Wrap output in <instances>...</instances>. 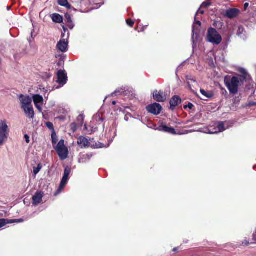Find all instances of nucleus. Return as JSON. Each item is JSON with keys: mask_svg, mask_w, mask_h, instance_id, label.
I'll list each match as a JSON object with an SVG mask.
<instances>
[{"mask_svg": "<svg viewBox=\"0 0 256 256\" xmlns=\"http://www.w3.org/2000/svg\"><path fill=\"white\" fill-rule=\"evenodd\" d=\"M244 80V78L233 76L232 78H226L224 82L230 93L235 94L238 93L239 86Z\"/></svg>", "mask_w": 256, "mask_h": 256, "instance_id": "1", "label": "nucleus"}, {"mask_svg": "<svg viewBox=\"0 0 256 256\" xmlns=\"http://www.w3.org/2000/svg\"><path fill=\"white\" fill-rule=\"evenodd\" d=\"M206 40L214 44L218 45L221 43L222 38L216 29L210 28L208 30Z\"/></svg>", "mask_w": 256, "mask_h": 256, "instance_id": "2", "label": "nucleus"}, {"mask_svg": "<svg viewBox=\"0 0 256 256\" xmlns=\"http://www.w3.org/2000/svg\"><path fill=\"white\" fill-rule=\"evenodd\" d=\"M10 129L6 120H0V146H2L8 138Z\"/></svg>", "mask_w": 256, "mask_h": 256, "instance_id": "3", "label": "nucleus"}, {"mask_svg": "<svg viewBox=\"0 0 256 256\" xmlns=\"http://www.w3.org/2000/svg\"><path fill=\"white\" fill-rule=\"evenodd\" d=\"M55 149L61 160H64L68 158V148L64 145V140H60Z\"/></svg>", "mask_w": 256, "mask_h": 256, "instance_id": "4", "label": "nucleus"}, {"mask_svg": "<svg viewBox=\"0 0 256 256\" xmlns=\"http://www.w3.org/2000/svg\"><path fill=\"white\" fill-rule=\"evenodd\" d=\"M78 144L81 148H86L88 147H92L93 148H100L102 146H99L98 145H96L94 146V145L91 144V140L88 139L84 136H81L79 137L78 139L77 142Z\"/></svg>", "mask_w": 256, "mask_h": 256, "instance_id": "5", "label": "nucleus"}, {"mask_svg": "<svg viewBox=\"0 0 256 256\" xmlns=\"http://www.w3.org/2000/svg\"><path fill=\"white\" fill-rule=\"evenodd\" d=\"M146 108L149 112L157 115L160 112L162 108L160 104L155 103L148 105L146 106Z\"/></svg>", "mask_w": 256, "mask_h": 256, "instance_id": "6", "label": "nucleus"}, {"mask_svg": "<svg viewBox=\"0 0 256 256\" xmlns=\"http://www.w3.org/2000/svg\"><path fill=\"white\" fill-rule=\"evenodd\" d=\"M33 100L36 108L40 112H42V106L43 104L44 98L42 96L39 94H36L33 96Z\"/></svg>", "mask_w": 256, "mask_h": 256, "instance_id": "7", "label": "nucleus"}, {"mask_svg": "<svg viewBox=\"0 0 256 256\" xmlns=\"http://www.w3.org/2000/svg\"><path fill=\"white\" fill-rule=\"evenodd\" d=\"M57 82L62 86L66 84L67 80V76L64 71L60 70L57 73Z\"/></svg>", "mask_w": 256, "mask_h": 256, "instance_id": "8", "label": "nucleus"}, {"mask_svg": "<svg viewBox=\"0 0 256 256\" xmlns=\"http://www.w3.org/2000/svg\"><path fill=\"white\" fill-rule=\"evenodd\" d=\"M20 100L22 104V108L32 106V98L30 96L20 95Z\"/></svg>", "mask_w": 256, "mask_h": 256, "instance_id": "9", "label": "nucleus"}, {"mask_svg": "<svg viewBox=\"0 0 256 256\" xmlns=\"http://www.w3.org/2000/svg\"><path fill=\"white\" fill-rule=\"evenodd\" d=\"M68 46V42L65 39L60 40L58 42L56 48L62 52H66L67 50Z\"/></svg>", "mask_w": 256, "mask_h": 256, "instance_id": "10", "label": "nucleus"}, {"mask_svg": "<svg viewBox=\"0 0 256 256\" xmlns=\"http://www.w3.org/2000/svg\"><path fill=\"white\" fill-rule=\"evenodd\" d=\"M43 196V192H37L32 196V204L34 206H38L42 202Z\"/></svg>", "mask_w": 256, "mask_h": 256, "instance_id": "11", "label": "nucleus"}, {"mask_svg": "<svg viewBox=\"0 0 256 256\" xmlns=\"http://www.w3.org/2000/svg\"><path fill=\"white\" fill-rule=\"evenodd\" d=\"M153 96L156 100L159 102H163L166 100V95L161 91H154L153 93Z\"/></svg>", "mask_w": 256, "mask_h": 256, "instance_id": "12", "label": "nucleus"}, {"mask_svg": "<svg viewBox=\"0 0 256 256\" xmlns=\"http://www.w3.org/2000/svg\"><path fill=\"white\" fill-rule=\"evenodd\" d=\"M239 12V10L236 8H230L226 11L225 16L230 18H232L237 16Z\"/></svg>", "mask_w": 256, "mask_h": 256, "instance_id": "13", "label": "nucleus"}, {"mask_svg": "<svg viewBox=\"0 0 256 256\" xmlns=\"http://www.w3.org/2000/svg\"><path fill=\"white\" fill-rule=\"evenodd\" d=\"M68 180V176L67 175H64V176H63V178L60 182V186L58 188V189L56 192L55 196H56L61 192L62 190L64 188V186H66V184L67 183Z\"/></svg>", "mask_w": 256, "mask_h": 256, "instance_id": "14", "label": "nucleus"}, {"mask_svg": "<svg viewBox=\"0 0 256 256\" xmlns=\"http://www.w3.org/2000/svg\"><path fill=\"white\" fill-rule=\"evenodd\" d=\"M26 114L30 118H32L34 116V111L32 106H26L22 108Z\"/></svg>", "mask_w": 256, "mask_h": 256, "instance_id": "15", "label": "nucleus"}, {"mask_svg": "<svg viewBox=\"0 0 256 256\" xmlns=\"http://www.w3.org/2000/svg\"><path fill=\"white\" fill-rule=\"evenodd\" d=\"M158 130L160 131L168 132L174 134H176L175 130L174 128L171 127H168L165 125H162L159 126Z\"/></svg>", "mask_w": 256, "mask_h": 256, "instance_id": "16", "label": "nucleus"}, {"mask_svg": "<svg viewBox=\"0 0 256 256\" xmlns=\"http://www.w3.org/2000/svg\"><path fill=\"white\" fill-rule=\"evenodd\" d=\"M181 102V99L179 96H175L170 100V108L173 109Z\"/></svg>", "mask_w": 256, "mask_h": 256, "instance_id": "17", "label": "nucleus"}, {"mask_svg": "<svg viewBox=\"0 0 256 256\" xmlns=\"http://www.w3.org/2000/svg\"><path fill=\"white\" fill-rule=\"evenodd\" d=\"M52 21L56 23L60 24L62 22L63 18L60 14H54L50 16Z\"/></svg>", "mask_w": 256, "mask_h": 256, "instance_id": "18", "label": "nucleus"}, {"mask_svg": "<svg viewBox=\"0 0 256 256\" xmlns=\"http://www.w3.org/2000/svg\"><path fill=\"white\" fill-rule=\"evenodd\" d=\"M58 4L62 6H64L68 9L72 8L71 5L68 3L67 0H58Z\"/></svg>", "mask_w": 256, "mask_h": 256, "instance_id": "19", "label": "nucleus"}, {"mask_svg": "<svg viewBox=\"0 0 256 256\" xmlns=\"http://www.w3.org/2000/svg\"><path fill=\"white\" fill-rule=\"evenodd\" d=\"M217 128L218 130H216L214 132H211V134H217L218 132H222L224 131L226 129L224 128V124L223 122H220L218 124L217 126Z\"/></svg>", "mask_w": 256, "mask_h": 256, "instance_id": "20", "label": "nucleus"}, {"mask_svg": "<svg viewBox=\"0 0 256 256\" xmlns=\"http://www.w3.org/2000/svg\"><path fill=\"white\" fill-rule=\"evenodd\" d=\"M200 92L206 98H210L213 96V94L210 92H206L204 90H200Z\"/></svg>", "mask_w": 256, "mask_h": 256, "instance_id": "21", "label": "nucleus"}, {"mask_svg": "<svg viewBox=\"0 0 256 256\" xmlns=\"http://www.w3.org/2000/svg\"><path fill=\"white\" fill-rule=\"evenodd\" d=\"M12 220H10L7 219L2 218L0 219V228L6 226L8 224H12Z\"/></svg>", "mask_w": 256, "mask_h": 256, "instance_id": "22", "label": "nucleus"}, {"mask_svg": "<svg viewBox=\"0 0 256 256\" xmlns=\"http://www.w3.org/2000/svg\"><path fill=\"white\" fill-rule=\"evenodd\" d=\"M239 72L240 73H241L243 76H238V77H242V78H244V80L246 78H249L250 76L248 74L246 71V70L244 69V68H240V70H239Z\"/></svg>", "mask_w": 256, "mask_h": 256, "instance_id": "23", "label": "nucleus"}, {"mask_svg": "<svg viewBox=\"0 0 256 256\" xmlns=\"http://www.w3.org/2000/svg\"><path fill=\"white\" fill-rule=\"evenodd\" d=\"M196 25H197L198 27H200L201 26V22L198 20L194 23L192 30L193 37L194 35H197V32H196Z\"/></svg>", "mask_w": 256, "mask_h": 256, "instance_id": "24", "label": "nucleus"}, {"mask_svg": "<svg viewBox=\"0 0 256 256\" xmlns=\"http://www.w3.org/2000/svg\"><path fill=\"white\" fill-rule=\"evenodd\" d=\"M42 168V165L41 164H39L38 165L37 167H34V168H33L34 175V176H36L39 172L41 170Z\"/></svg>", "mask_w": 256, "mask_h": 256, "instance_id": "25", "label": "nucleus"}, {"mask_svg": "<svg viewBox=\"0 0 256 256\" xmlns=\"http://www.w3.org/2000/svg\"><path fill=\"white\" fill-rule=\"evenodd\" d=\"M70 172V168L69 167L66 166L64 171V174L67 175L68 176Z\"/></svg>", "mask_w": 256, "mask_h": 256, "instance_id": "26", "label": "nucleus"}, {"mask_svg": "<svg viewBox=\"0 0 256 256\" xmlns=\"http://www.w3.org/2000/svg\"><path fill=\"white\" fill-rule=\"evenodd\" d=\"M46 126L50 130L54 129L53 124L50 122H47L46 124Z\"/></svg>", "mask_w": 256, "mask_h": 256, "instance_id": "27", "label": "nucleus"}, {"mask_svg": "<svg viewBox=\"0 0 256 256\" xmlns=\"http://www.w3.org/2000/svg\"><path fill=\"white\" fill-rule=\"evenodd\" d=\"M126 23L127 24L130 26H132L134 24V22L130 20V19H128L127 20H126Z\"/></svg>", "mask_w": 256, "mask_h": 256, "instance_id": "28", "label": "nucleus"}, {"mask_svg": "<svg viewBox=\"0 0 256 256\" xmlns=\"http://www.w3.org/2000/svg\"><path fill=\"white\" fill-rule=\"evenodd\" d=\"M24 138L25 139L26 142L27 144L30 143V136L28 134H25L24 136Z\"/></svg>", "mask_w": 256, "mask_h": 256, "instance_id": "29", "label": "nucleus"}, {"mask_svg": "<svg viewBox=\"0 0 256 256\" xmlns=\"http://www.w3.org/2000/svg\"><path fill=\"white\" fill-rule=\"evenodd\" d=\"M210 2H203L202 4V8H208L209 6L210 5Z\"/></svg>", "mask_w": 256, "mask_h": 256, "instance_id": "30", "label": "nucleus"}, {"mask_svg": "<svg viewBox=\"0 0 256 256\" xmlns=\"http://www.w3.org/2000/svg\"><path fill=\"white\" fill-rule=\"evenodd\" d=\"M94 120H100V122L102 121V118H101L100 116H94Z\"/></svg>", "mask_w": 256, "mask_h": 256, "instance_id": "31", "label": "nucleus"}, {"mask_svg": "<svg viewBox=\"0 0 256 256\" xmlns=\"http://www.w3.org/2000/svg\"><path fill=\"white\" fill-rule=\"evenodd\" d=\"M193 106H194L193 104L191 103H190L188 105L185 106H184V108H189L192 109Z\"/></svg>", "mask_w": 256, "mask_h": 256, "instance_id": "32", "label": "nucleus"}, {"mask_svg": "<svg viewBox=\"0 0 256 256\" xmlns=\"http://www.w3.org/2000/svg\"><path fill=\"white\" fill-rule=\"evenodd\" d=\"M66 18L67 21L68 23L72 22V18H71L70 16H66Z\"/></svg>", "mask_w": 256, "mask_h": 256, "instance_id": "33", "label": "nucleus"}, {"mask_svg": "<svg viewBox=\"0 0 256 256\" xmlns=\"http://www.w3.org/2000/svg\"><path fill=\"white\" fill-rule=\"evenodd\" d=\"M12 220V223H14V222H22L23 220L22 219H18V220Z\"/></svg>", "mask_w": 256, "mask_h": 256, "instance_id": "34", "label": "nucleus"}, {"mask_svg": "<svg viewBox=\"0 0 256 256\" xmlns=\"http://www.w3.org/2000/svg\"><path fill=\"white\" fill-rule=\"evenodd\" d=\"M71 128L74 131H75L76 130V125L75 124H71Z\"/></svg>", "mask_w": 256, "mask_h": 256, "instance_id": "35", "label": "nucleus"}, {"mask_svg": "<svg viewBox=\"0 0 256 256\" xmlns=\"http://www.w3.org/2000/svg\"><path fill=\"white\" fill-rule=\"evenodd\" d=\"M68 26L70 29H72L74 28V24L72 22H70L68 24Z\"/></svg>", "mask_w": 256, "mask_h": 256, "instance_id": "36", "label": "nucleus"}, {"mask_svg": "<svg viewBox=\"0 0 256 256\" xmlns=\"http://www.w3.org/2000/svg\"><path fill=\"white\" fill-rule=\"evenodd\" d=\"M256 105V102H249L248 104V106H252Z\"/></svg>", "mask_w": 256, "mask_h": 256, "instance_id": "37", "label": "nucleus"}, {"mask_svg": "<svg viewBox=\"0 0 256 256\" xmlns=\"http://www.w3.org/2000/svg\"><path fill=\"white\" fill-rule=\"evenodd\" d=\"M248 6H249V4L248 3L244 4V9L246 10L248 8Z\"/></svg>", "mask_w": 256, "mask_h": 256, "instance_id": "38", "label": "nucleus"}, {"mask_svg": "<svg viewBox=\"0 0 256 256\" xmlns=\"http://www.w3.org/2000/svg\"><path fill=\"white\" fill-rule=\"evenodd\" d=\"M200 27H198V26L197 25H196V32H197V35H196V36H198V28H199Z\"/></svg>", "mask_w": 256, "mask_h": 256, "instance_id": "39", "label": "nucleus"}, {"mask_svg": "<svg viewBox=\"0 0 256 256\" xmlns=\"http://www.w3.org/2000/svg\"><path fill=\"white\" fill-rule=\"evenodd\" d=\"M52 143H56V140H54V136L53 134H52Z\"/></svg>", "mask_w": 256, "mask_h": 256, "instance_id": "40", "label": "nucleus"}, {"mask_svg": "<svg viewBox=\"0 0 256 256\" xmlns=\"http://www.w3.org/2000/svg\"><path fill=\"white\" fill-rule=\"evenodd\" d=\"M78 120L81 119L82 120H84L83 116L82 115H80L78 118Z\"/></svg>", "mask_w": 256, "mask_h": 256, "instance_id": "41", "label": "nucleus"}, {"mask_svg": "<svg viewBox=\"0 0 256 256\" xmlns=\"http://www.w3.org/2000/svg\"><path fill=\"white\" fill-rule=\"evenodd\" d=\"M204 11L202 10H199L198 12H197V14H198V13H200L201 14H204Z\"/></svg>", "mask_w": 256, "mask_h": 256, "instance_id": "42", "label": "nucleus"}, {"mask_svg": "<svg viewBox=\"0 0 256 256\" xmlns=\"http://www.w3.org/2000/svg\"><path fill=\"white\" fill-rule=\"evenodd\" d=\"M84 127L86 130H88L87 126L86 124L84 125Z\"/></svg>", "mask_w": 256, "mask_h": 256, "instance_id": "43", "label": "nucleus"}, {"mask_svg": "<svg viewBox=\"0 0 256 256\" xmlns=\"http://www.w3.org/2000/svg\"><path fill=\"white\" fill-rule=\"evenodd\" d=\"M116 104V102L114 101V102H112V104H113L114 105V104Z\"/></svg>", "mask_w": 256, "mask_h": 256, "instance_id": "44", "label": "nucleus"}, {"mask_svg": "<svg viewBox=\"0 0 256 256\" xmlns=\"http://www.w3.org/2000/svg\"><path fill=\"white\" fill-rule=\"evenodd\" d=\"M96 130V128H95L94 130H92V132H94Z\"/></svg>", "mask_w": 256, "mask_h": 256, "instance_id": "45", "label": "nucleus"}, {"mask_svg": "<svg viewBox=\"0 0 256 256\" xmlns=\"http://www.w3.org/2000/svg\"><path fill=\"white\" fill-rule=\"evenodd\" d=\"M242 244H244V245H246V244H247V243H246H246L242 242Z\"/></svg>", "mask_w": 256, "mask_h": 256, "instance_id": "46", "label": "nucleus"}]
</instances>
